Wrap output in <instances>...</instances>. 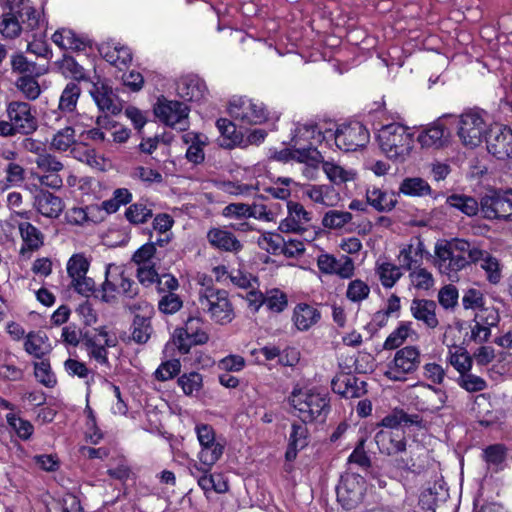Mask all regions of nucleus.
Masks as SVG:
<instances>
[{
	"label": "nucleus",
	"mask_w": 512,
	"mask_h": 512,
	"mask_svg": "<svg viewBox=\"0 0 512 512\" xmlns=\"http://www.w3.org/2000/svg\"><path fill=\"white\" fill-rule=\"evenodd\" d=\"M181 363L178 359L163 362L155 371V378L159 381H167L179 374Z\"/></svg>",
	"instance_id": "338daca9"
},
{
	"label": "nucleus",
	"mask_w": 512,
	"mask_h": 512,
	"mask_svg": "<svg viewBox=\"0 0 512 512\" xmlns=\"http://www.w3.org/2000/svg\"><path fill=\"white\" fill-rule=\"evenodd\" d=\"M475 243L464 239H453L437 243L435 246V264L440 273L449 278L457 276V273L477 259L479 252L474 251Z\"/></svg>",
	"instance_id": "f03ea898"
},
{
	"label": "nucleus",
	"mask_w": 512,
	"mask_h": 512,
	"mask_svg": "<svg viewBox=\"0 0 512 512\" xmlns=\"http://www.w3.org/2000/svg\"><path fill=\"white\" fill-rule=\"evenodd\" d=\"M290 451L293 450V457L296 456L298 450H302L309 443L308 429L306 423L292 424V432L290 433ZM292 456L290 455V458Z\"/></svg>",
	"instance_id": "09e8293b"
},
{
	"label": "nucleus",
	"mask_w": 512,
	"mask_h": 512,
	"mask_svg": "<svg viewBox=\"0 0 512 512\" xmlns=\"http://www.w3.org/2000/svg\"><path fill=\"white\" fill-rule=\"evenodd\" d=\"M320 168H322L330 182L334 184L339 185L350 180V173L347 170L333 161H325L323 156Z\"/></svg>",
	"instance_id": "de8ad7c7"
},
{
	"label": "nucleus",
	"mask_w": 512,
	"mask_h": 512,
	"mask_svg": "<svg viewBox=\"0 0 512 512\" xmlns=\"http://www.w3.org/2000/svg\"><path fill=\"white\" fill-rule=\"evenodd\" d=\"M394 466L402 471L419 474L426 467V450L417 446L416 449L410 448L408 455H401L394 460Z\"/></svg>",
	"instance_id": "a878e982"
},
{
	"label": "nucleus",
	"mask_w": 512,
	"mask_h": 512,
	"mask_svg": "<svg viewBox=\"0 0 512 512\" xmlns=\"http://www.w3.org/2000/svg\"><path fill=\"white\" fill-rule=\"evenodd\" d=\"M320 317L317 308L306 303L298 304L293 311V322L299 331H307L319 321Z\"/></svg>",
	"instance_id": "c756f323"
},
{
	"label": "nucleus",
	"mask_w": 512,
	"mask_h": 512,
	"mask_svg": "<svg viewBox=\"0 0 512 512\" xmlns=\"http://www.w3.org/2000/svg\"><path fill=\"white\" fill-rule=\"evenodd\" d=\"M317 265L322 273L337 275L343 279L351 278L355 269L354 262L350 257L342 255L339 258H336L328 253L318 256Z\"/></svg>",
	"instance_id": "aec40b11"
},
{
	"label": "nucleus",
	"mask_w": 512,
	"mask_h": 512,
	"mask_svg": "<svg viewBox=\"0 0 512 512\" xmlns=\"http://www.w3.org/2000/svg\"><path fill=\"white\" fill-rule=\"evenodd\" d=\"M447 139V133L445 126L440 122L436 121L431 126L422 131L418 136V142L422 147H442Z\"/></svg>",
	"instance_id": "72a5a7b5"
},
{
	"label": "nucleus",
	"mask_w": 512,
	"mask_h": 512,
	"mask_svg": "<svg viewBox=\"0 0 512 512\" xmlns=\"http://www.w3.org/2000/svg\"><path fill=\"white\" fill-rule=\"evenodd\" d=\"M421 419L416 414H408L403 409H394L386 415L380 423L382 429H402L401 426H418Z\"/></svg>",
	"instance_id": "f704fd0d"
},
{
	"label": "nucleus",
	"mask_w": 512,
	"mask_h": 512,
	"mask_svg": "<svg viewBox=\"0 0 512 512\" xmlns=\"http://www.w3.org/2000/svg\"><path fill=\"white\" fill-rule=\"evenodd\" d=\"M216 126L221 134L220 146L231 149L235 146H241L244 142L243 134L236 129V125L226 118H220Z\"/></svg>",
	"instance_id": "473e14b6"
},
{
	"label": "nucleus",
	"mask_w": 512,
	"mask_h": 512,
	"mask_svg": "<svg viewBox=\"0 0 512 512\" xmlns=\"http://www.w3.org/2000/svg\"><path fill=\"white\" fill-rule=\"evenodd\" d=\"M34 375L41 384L48 388L54 387L57 383L48 360L34 363Z\"/></svg>",
	"instance_id": "bf43d9fd"
},
{
	"label": "nucleus",
	"mask_w": 512,
	"mask_h": 512,
	"mask_svg": "<svg viewBox=\"0 0 512 512\" xmlns=\"http://www.w3.org/2000/svg\"><path fill=\"white\" fill-rule=\"evenodd\" d=\"M34 206L39 213L48 218L59 217L64 209L62 199L44 189H39L35 194Z\"/></svg>",
	"instance_id": "b1692460"
},
{
	"label": "nucleus",
	"mask_w": 512,
	"mask_h": 512,
	"mask_svg": "<svg viewBox=\"0 0 512 512\" xmlns=\"http://www.w3.org/2000/svg\"><path fill=\"white\" fill-rule=\"evenodd\" d=\"M195 431L201 446L199 461L207 466H213L223 455L224 444L216 440L215 431L208 424L196 425Z\"/></svg>",
	"instance_id": "2eb2a0df"
},
{
	"label": "nucleus",
	"mask_w": 512,
	"mask_h": 512,
	"mask_svg": "<svg viewBox=\"0 0 512 512\" xmlns=\"http://www.w3.org/2000/svg\"><path fill=\"white\" fill-rule=\"evenodd\" d=\"M183 305L180 297L175 293H166L158 302V309L164 314H174Z\"/></svg>",
	"instance_id": "774afa93"
},
{
	"label": "nucleus",
	"mask_w": 512,
	"mask_h": 512,
	"mask_svg": "<svg viewBox=\"0 0 512 512\" xmlns=\"http://www.w3.org/2000/svg\"><path fill=\"white\" fill-rule=\"evenodd\" d=\"M450 364L460 374L472 369L473 359L466 349L459 347L455 352H450L449 357Z\"/></svg>",
	"instance_id": "5fc2aeb1"
},
{
	"label": "nucleus",
	"mask_w": 512,
	"mask_h": 512,
	"mask_svg": "<svg viewBox=\"0 0 512 512\" xmlns=\"http://www.w3.org/2000/svg\"><path fill=\"white\" fill-rule=\"evenodd\" d=\"M31 108L29 103L21 101H12L7 105L8 119L22 135H30L38 128L37 119L31 113Z\"/></svg>",
	"instance_id": "f3484780"
},
{
	"label": "nucleus",
	"mask_w": 512,
	"mask_h": 512,
	"mask_svg": "<svg viewBox=\"0 0 512 512\" xmlns=\"http://www.w3.org/2000/svg\"><path fill=\"white\" fill-rule=\"evenodd\" d=\"M11 13H4L0 22V33L6 37L13 39L21 32V20L18 16H13Z\"/></svg>",
	"instance_id": "13d9d810"
},
{
	"label": "nucleus",
	"mask_w": 512,
	"mask_h": 512,
	"mask_svg": "<svg viewBox=\"0 0 512 512\" xmlns=\"http://www.w3.org/2000/svg\"><path fill=\"white\" fill-rule=\"evenodd\" d=\"M370 287L362 280L355 279L349 282L346 297L354 303L361 302L368 298Z\"/></svg>",
	"instance_id": "680f3d73"
},
{
	"label": "nucleus",
	"mask_w": 512,
	"mask_h": 512,
	"mask_svg": "<svg viewBox=\"0 0 512 512\" xmlns=\"http://www.w3.org/2000/svg\"><path fill=\"white\" fill-rule=\"evenodd\" d=\"M229 114L241 125L262 124L268 118V113L262 103L244 97L233 99L230 102Z\"/></svg>",
	"instance_id": "f8f14e48"
},
{
	"label": "nucleus",
	"mask_w": 512,
	"mask_h": 512,
	"mask_svg": "<svg viewBox=\"0 0 512 512\" xmlns=\"http://www.w3.org/2000/svg\"><path fill=\"white\" fill-rule=\"evenodd\" d=\"M456 383L469 393L480 392L487 387L486 381L482 377L471 373V370L460 374L456 379Z\"/></svg>",
	"instance_id": "a18cd8bd"
},
{
	"label": "nucleus",
	"mask_w": 512,
	"mask_h": 512,
	"mask_svg": "<svg viewBox=\"0 0 512 512\" xmlns=\"http://www.w3.org/2000/svg\"><path fill=\"white\" fill-rule=\"evenodd\" d=\"M152 216V209L143 202L133 203L125 211L126 219L133 225L144 224Z\"/></svg>",
	"instance_id": "c03bdc74"
},
{
	"label": "nucleus",
	"mask_w": 512,
	"mask_h": 512,
	"mask_svg": "<svg viewBox=\"0 0 512 512\" xmlns=\"http://www.w3.org/2000/svg\"><path fill=\"white\" fill-rule=\"evenodd\" d=\"M374 439L381 454L394 456L406 452L407 440L403 429H380Z\"/></svg>",
	"instance_id": "a211bd4d"
},
{
	"label": "nucleus",
	"mask_w": 512,
	"mask_h": 512,
	"mask_svg": "<svg viewBox=\"0 0 512 512\" xmlns=\"http://www.w3.org/2000/svg\"><path fill=\"white\" fill-rule=\"evenodd\" d=\"M209 243L220 250L227 252H238L242 249L243 245L230 231L212 228L207 233Z\"/></svg>",
	"instance_id": "c85d7f7f"
},
{
	"label": "nucleus",
	"mask_w": 512,
	"mask_h": 512,
	"mask_svg": "<svg viewBox=\"0 0 512 512\" xmlns=\"http://www.w3.org/2000/svg\"><path fill=\"white\" fill-rule=\"evenodd\" d=\"M200 325V318L189 317L184 327L174 330L173 342L181 354H187L192 346L203 345L209 340L208 334Z\"/></svg>",
	"instance_id": "ddd939ff"
},
{
	"label": "nucleus",
	"mask_w": 512,
	"mask_h": 512,
	"mask_svg": "<svg viewBox=\"0 0 512 512\" xmlns=\"http://www.w3.org/2000/svg\"><path fill=\"white\" fill-rule=\"evenodd\" d=\"M377 139L383 153L400 163L409 157L414 143L413 133L400 123L383 125L378 130Z\"/></svg>",
	"instance_id": "7ed1b4c3"
},
{
	"label": "nucleus",
	"mask_w": 512,
	"mask_h": 512,
	"mask_svg": "<svg viewBox=\"0 0 512 512\" xmlns=\"http://www.w3.org/2000/svg\"><path fill=\"white\" fill-rule=\"evenodd\" d=\"M421 363V353L416 346L399 349L387 365L384 375L392 381H405L408 374L414 373Z\"/></svg>",
	"instance_id": "6e6552de"
},
{
	"label": "nucleus",
	"mask_w": 512,
	"mask_h": 512,
	"mask_svg": "<svg viewBox=\"0 0 512 512\" xmlns=\"http://www.w3.org/2000/svg\"><path fill=\"white\" fill-rule=\"evenodd\" d=\"M6 420L9 426L22 440H28L33 434L34 427L28 420L19 418L14 413H8L6 415Z\"/></svg>",
	"instance_id": "6e6d98bb"
},
{
	"label": "nucleus",
	"mask_w": 512,
	"mask_h": 512,
	"mask_svg": "<svg viewBox=\"0 0 512 512\" xmlns=\"http://www.w3.org/2000/svg\"><path fill=\"white\" fill-rule=\"evenodd\" d=\"M23 246L20 250L21 254L26 251H37L44 244L43 233L29 222H21L18 225Z\"/></svg>",
	"instance_id": "7c9ffc66"
},
{
	"label": "nucleus",
	"mask_w": 512,
	"mask_h": 512,
	"mask_svg": "<svg viewBox=\"0 0 512 512\" xmlns=\"http://www.w3.org/2000/svg\"><path fill=\"white\" fill-rule=\"evenodd\" d=\"M367 383L352 374L341 373L331 381V388L334 393L344 398H360L366 394Z\"/></svg>",
	"instance_id": "412c9836"
},
{
	"label": "nucleus",
	"mask_w": 512,
	"mask_h": 512,
	"mask_svg": "<svg viewBox=\"0 0 512 512\" xmlns=\"http://www.w3.org/2000/svg\"><path fill=\"white\" fill-rule=\"evenodd\" d=\"M88 269V260L80 254L73 255L67 263V273L72 281L85 276Z\"/></svg>",
	"instance_id": "052dcab7"
},
{
	"label": "nucleus",
	"mask_w": 512,
	"mask_h": 512,
	"mask_svg": "<svg viewBox=\"0 0 512 512\" xmlns=\"http://www.w3.org/2000/svg\"><path fill=\"white\" fill-rule=\"evenodd\" d=\"M399 191L407 196L423 197L430 195L432 189L426 180L420 177H408L401 182Z\"/></svg>",
	"instance_id": "ea45409f"
},
{
	"label": "nucleus",
	"mask_w": 512,
	"mask_h": 512,
	"mask_svg": "<svg viewBox=\"0 0 512 512\" xmlns=\"http://www.w3.org/2000/svg\"><path fill=\"white\" fill-rule=\"evenodd\" d=\"M250 305H255L258 310L261 305H266L273 312H281L287 305L286 294L278 289H272L264 296L261 292L252 291L249 293Z\"/></svg>",
	"instance_id": "393cba45"
},
{
	"label": "nucleus",
	"mask_w": 512,
	"mask_h": 512,
	"mask_svg": "<svg viewBox=\"0 0 512 512\" xmlns=\"http://www.w3.org/2000/svg\"><path fill=\"white\" fill-rule=\"evenodd\" d=\"M330 191V188L325 185H304L297 182H293L290 179V194L293 192L296 197L302 196L309 197L313 202L328 205L326 197Z\"/></svg>",
	"instance_id": "e433bc0d"
},
{
	"label": "nucleus",
	"mask_w": 512,
	"mask_h": 512,
	"mask_svg": "<svg viewBox=\"0 0 512 512\" xmlns=\"http://www.w3.org/2000/svg\"><path fill=\"white\" fill-rule=\"evenodd\" d=\"M259 245L271 254H284L288 252L287 244L282 235L278 233H268L259 240Z\"/></svg>",
	"instance_id": "49530a36"
},
{
	"label": "nucleus",
	"mask_w": 512,
	"mask_h": 512,
	"mask_svg": "<svg viewBox=\"0 0 512 512\" xmlns=\"http://www.w3.org/2000/svg\"><path fill=\"white\" fill-rule=\"evenodd\" d=\"M201 309L209 314L212 321L226 325L235 318L234 308L229 300L228 292L215 287H206L199 292Z\"/></svg>",
	"instance_id": "39448f33"
},
{
	"label": "nucleus",
	"mask_w": 512,
	"mask_h": 512,
	"mask_svg": "<svg viewBox=\"0 0 512 512\" xmlns=\"http://www.w3.org/2000/svg\"><path fill=\"white\" fill-rule=\"evenodd\" d=\"M409 276L417 289L429 290L434 285L432 274L425 268L414 267Z\"/></svg>",
	"instance_id": "0e129e2a"
},
{
	"label": "nucleus",
	"mask_w": 512,
	"mask_h": 512,
	"mask_svg": "<svg viewBox=\"0 0 512 512\" xmlns=\"http://www.w3.org/2000/svg\"><path fill=\"white\" fill-rule=\"evenodd\" d=\"M328 132H322L317 124L298 123L290 137V161L301 164L300 172L307 180H316L320 172L322 154L317 144L328 139Z\"/></svg>",
	"instance_id": "f257e3e1"
},
{
	"label": "nucleus",
	"mask_w": 512,
	"mask_h": 512,
	"mask_svg": "<svg viewBox=\"0 0 512 512\" xmlns=\"http://www.w3.org/2000/svg\"><path fill=\"white\" fill-rule=\"evenodd\" d=\"M375 273L378 276L382 286L386 289L392 288L403 276L401 267H398L397 265L388 261H377Z\"/></svg>",
	"instance_id": "4c0bfd02"
},
{
	"label": "nucleus",
	"mask_w": 512,
	"mask_h": 512,
	"mask_svg": "<svg viewBox=\"0 0 512 512\" xmlns=\"http://www.w3.org/2000/svg\"><path fill=\"white\" fill-rule=\"evenodd\" d=\"M447 204L463 214L472 217L477 215L480 210V204L471 196L464 194H452L447 198Z\"/></svg>",
	"instance_id": "58836bf2"
},
{
	"label": "nucleus",
	"mask_w": 512,
	"mask_h": 512,
	"mask_svg": "<svg viewBox=\"0 0 512 512\" xmlns=\"http://www.w3.org/2000/svg\"><path fill=\"white\" fill-rule=\"evenodd\" d=\"M366 493L365 478L356 473H344L336 487L337 501L345 510L359 507Z\"/></svg>",
	"instance_id": "423d86ee"
},
{
	"label": "nucleus",
	"mask_w": 512,
	"mask_h": 512,
	"mask_svg": "<svg viewBox=\"0 0 512 512\" xmlns=\"http://www.w3.org/2000/svg\"><path fill=\"white\" fill-rule=\"evenodd\" d=\"M189 107L183 102L168 100L164 97L158 99L154 108L155 115L166 125L185 131L188 128Z\"/></svg>",
	"instance_id": "4468645a"
},
{
	"label": "nucleus",
	"mask_w": 512,
	"mask_h": 512,
	"mask_svg": "<svg viewBox=\"0 0 512 512\" xmlns=\"http://www.w3.org/2000/svg\"><path fill=\"white\" fill-rule=\"evenodd\" d=\"M352 220V214L347 211L330 210L325 213L322 224L325 228L338 229Z\"/></svg>",
	"instance_id": "4d7b16f0"
},
{
	"label": "nucleus",
	"mask_w": 512,
	"mask_h": 512,
	"mask_svg": "<svg viewBox=\"0 0 512 512\" xmlns=\"http://www.w3.org/2000/svg\"><path fill=\"white\" fill-rule=\"evenodd\" d=\"M290 406L304 423L325 420L330 413V398L327 392L302 390L294 387L290 395Z\"/></svg>",
	"instance_id": "20e7f679"
},
{
	"label": "nucleus",
	"mask_w": 512,
	"mask_h": 512,
	"mask_svg": "<svg viewBox=\"0 0 512 512\" xmlns=\"http://www.w3.org/2000/svg\"><path fill=\"white\" fill-rule=\"evenodd\" d=\"M507 449L503 444H493L483 450V459L489 467H498L505 461Z\"/></svg>",
	"instance_id": "864d4df0"
},
{
	"label": "nucleus",
	"mask_w": 512,
	"mask_h": 512,
	"mask_svg": "<svg viewBox=\"0 0 512 512\" xmlns=\"http://www.w3.org/2000/svg\"><path fill=\"white\" fill-rule=\"evenodd\" d=\"M487 150L490 154L499 160H505L512 157V129L495 125L491 127L486 136Z\"/></svg>",
	"instance_id": "dca6fc26"
},
{
	"label": "nucleus",
	"mask_w": 512,
	"mask_h": 512,
	"mask_svg": "<svg viewBox=\"0 0 512 512\" xmlns=\"http://www.w3.org/2000/svg\"><path fill=\"white\" fill-rule=\"evenodd\" d=\"M437 304L429 299H413L410 305L412 316L427 328L435 329L439 325L436 315Z\"/></svg>",
	"instance_id": "4be33fe9"
},
{
	"label": "nucleus",
	"mask_w": 512,
	"mask_h": 512,
	"mask_svg": "<svg viewBox=\"0 0 512 512\" xmlns=\"http://www.w3.org/2000/svg\"><path fill=\"white\" fill-rule=\"evenodd\" d=\"M183 141L186 144L190 143V146L186 151L187 160L194 164L202 163L205 158L202 146L205 142L201 140V135L196 133H187L183 136Z\"/></svg>",
	"instance_id": "79ce46f5"
},
{
	"label": "nucleus",
	"mask_w": 512,
	"mask_h": 512,
	"mask_svg": "<svg viewBox=\"0 0 512 512\" xmlns=\"http://www.w3.org/2000/svg\"><path fill=\"white\" fill-rule=\"evenodd\" d=\"M121 277V267L115 264H108L105 270V280L98 289L100 300L107 304H115L117 302V280Z\"/></svg>",
	"instance_id": "bb28decb"
},
{
	"label": "nucleus",
	"mask_w": 512,
	"mask_h": 512,
	"mask_svg": "<svg viewBox=\"0 0 512 512\" xmlns=\"http://www.w3.org/2000/svg\"><path fill=\"white\" fill-rule=\"evenodd\" d=\"M367 203L379 212L391 211L397 204L394 193L383 191L375 186L366 190Z\"/></svg>",
	"instance_id": "2f4dec72"
},
{
	"label": "nucleus",
	"mask_w": 512,
	"mask_h": 512,
	"mask_svg": "<svg viewBox=\"0 0 512 512\" xmlns=\"http://www.w3.org/2000/svg\"><path fill=\"white\" fill-rule=\"evenodd\" d=\"M409 397L416 410L431 414L442 410L448 399L446 391L423 382L413 386Z\"/></svg>",
	"instance_id": "0eeeda50"
},
{
	"label": "nucleus",
	"mask_w": 512,
	"mask_h": 512,
	"mask_svg": "<svg viewBox=\"0 0 512 512\" xmlns=\"http://www.w3.org/2000/svg\"><path fill=\"white\" fill-rule=\"evenodd\" d=\"M480 211L488 220L512 221V189L495 190L482 197Z\"/></svg>",
	"instance_id": "9d476101"
},
{
	"label": "nucleus",
	"mask_w": 512,
	"mask_h": 512,
	"mask_svg": "<svg viewBox=\"0 0 512 512\" xmlns=\"http://www.w3.org/2000/svg\"><path fill=\"white\" fill-rule=\"evenodd\" d=\"M151 316L135 314L132 322V339L138 344H145L151 336Z\"/></svg>",
	"instance_id": "a19ab883"
},
{
	"label": "nucleus",
	"mask_w": 512,
	"mask_h": 512,
	"mask_svg": "<svg viewBox=\"0 0 512 512\" xmlns=\"http://www.w3.org/2000/svg\"><path fill=\"white\" fill-rule=\"evenodd\" d=\"M310 219V213L301 204L290 201V232L304 230L303 225Z\"/></svg>",
	"instance_id": "603ef678"
},
{
	"label": "nucleus",
	"mask_w": 512,
	"mask_h": 512,
	"mask_svg": "<svg viewBox=\"0 0 512 512\" xmlns=\"http://www.w3.org/2000/svg\"><path fill=\"white\" fill-rule=\"evenodd\" d=\"M177 95L184 101H200L207 93L205 82L197 76L182 77L176 84Z\"/></svg>",
	"instance_id": "5701e85b"
},
{
	"label": "nucleus",
	"mask_w": 512,
	"mask_h": 512,
	"mask_svg": "<svg viewBox=\"0 0 512 512\" xmlns=\"http://www.w3.org/2000/svg\"><path fill=\"white\" fill-rule=\"evenodd\" d=\"M81 94V88L75 82H69L64 88L60 100L59 109L63 112H73Z\"/></svg>",
	"instance_id": "37998d69"
},
{
	"label": "nucleus",
	"mask_w": 512,
	"mask_h": 512,
	"mask_svg": "<svg viewBox=\"0 0 512 512\" xmlns=\"http://www.w3.org/2000/svg\"><path fill=\"white\" fill-rule=\"evenodd\" d=\"M178 385L182 388L185 395H192L202 388V375L197 372H190L181 375L178 380Z\"/></svg>",
	"instance_id": "e2e57ef3"
},
{
	"label": "nucleus",
	"mask_w": 512,
	"mask_h": 512,
	"mask_svg": "<svg viewBox=\"0 0 512 512\" xmlns=\"http://www.w3.org/2000/svg\"><path fill=\"white\" fill-rule=\"evenodd\" d=\"M25 351L37 359H42L52 350L48 343V336L42 331L30 332L24 343Z\"/></svg>",
	"instance_id": "c9c22d12"
},
{
	"label": "nucleus",
	"mask_w": 512,
	"mask_h": 512,
	"mask_svg": "<svg viewBox=\"0 0 512 512\" xmlns=\"http://www.w3.org/2000/svg\"><path fill=\"white\" fill-rule=\"evenodd\" d=\"M90 94L101 112L110 115H117L121 112L122 106L118 97L106 80L98 78L93 83Z\"/></svg>",
	"instance_id": "6ab92c4d"
},
{
	"label": "nucleus",
	"mask_w": 512,
	"mask_h": 512,
	"mask_svg": "<svg viewBox=\"0 0 512 512\" xmlns=\"http://www.w3.org/2000/svg\"><path fill=\"white\" fill-rule=\"evenodd\" d=\"M474 251L479 252L477 259L472 260V264L481 262V268L486 274V279L490 284L496 285L502 279V266L500 261L492 256L488 251L480 249L476 244Z\"/></svg>",
	"instance_id": "cd10ccee"
},
{
	"label": "nucleus",
	"mask_w": 512,
	"mask_h": 512,
	"mask_svg": "<svg viewBox=\"0 0 512 512\" xmlns=\"http://www.w3.org/2000/svg\"><path fill=\"white\" fill-rule=\"evenodd\" d=\"M329 131L328 137H334L336 146L345 152L363 148L370 140L367 128L357 121L343 124L335 132Z\"/></svg>",
	"instance_id": "1a4fd4ad"
},
{
	"label": "nucleus",
	"mask_w": 512,
	"mask_h": 512,
	"mask_svg": "<svg viewBox=\"0 0 512 512\" xmlns=\"http://www.w3.org/2000/svg\"><path fill=\"white\" fill-rule=\"evenodd\" d=\"M486 123L480 112L469 110L461 114L457 134L466 147L475 148L482 142Z\"/></svg>",
	"instance_id": "9b49d317"
},
{
	"label": "nucleus",
	"mask_w": 512,
	"mask_h": 512,
	"mask_svg": "<svg viewBox=\"0 0 512 512\" xmlns=\"http://www.w3.org/2000/svg\"><path fill=\"white\" fill-rule=\"evenodd\" d=\"M74 129L70 126L58 131L51 142L52 148L58 151H66L75 142Z\"/></svg>",
	"instance_id": "69168bd1"
},
{
	"label": "nucleus",
	"mask_w": 512,
	"mask_h": 512,
	"mask_svg": "<svg viewBox=\"0 0 512 512\" xmlns=\"http://www.w3.org/2000/svg\"><path fill=\"white\" fill-rule=\"evenodd\" d=\"M15 85L28 100L37 99L41 93L40 85L33 75L19 77Z\"/></svg>",
	"instance_id": "3c124183"
},
{
	"label": "nucleus",
	"mask_w": 512,
	"mask_h": 512,
	"mask_svg": "<svg viewBox=\"0 0 512 512\" xmlns=\"http://www.w3.org/2000/svg\"><path fill=\"white\" fill-rule=\"evenodd\" d=\"M412 331L411 322H401L400 325L386 338L384 349H396L403 344Z\"/></svg>",
	"instance_id": "8fccbe9b"
}]
</instances>
